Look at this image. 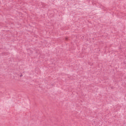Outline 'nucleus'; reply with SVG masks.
<instances>
[{
	"mask_svg": "<svg viewBox=\"0 0 126 126\" xmlns=\"http://www.w3.org/2000/svg\"><path fill=\"white\" fill-rule=\"evenodd\" d=\"M65 40H67V37H65Z\"/></svg>",
	"mask_w": 126,
	"mask_h": 126,
	"instance_id": "nucleus-2",
	"label": "nucleus"
},
{
	"mask_svg": "<svg viewBox=\"0 0 126 126\" xmlns=\"http://www.w3.org/2000/svg\"><path fill=\"white\" fill-rule=\"evenodd\" d=\"M20 77H22L23 75H20Z\"/></svg>",
	"mask_w": 126,
	"mask_h": 126,
	"instance_id": "nucleus-1",
	"label": "nucleus"
}]
</instances>
